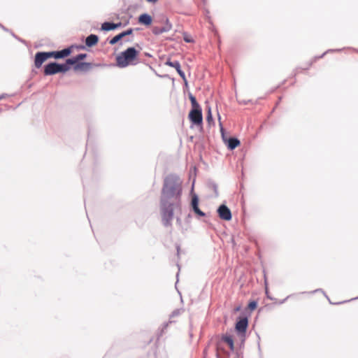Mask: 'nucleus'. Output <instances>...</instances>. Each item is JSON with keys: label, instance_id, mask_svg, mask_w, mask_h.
<instances>
[{"label": "nucleus", "instance_id": "1", "mask_svg": "<svg viewBox=\"0 0 358 358\" xmlns=\"http://www.w3.org/2000/svg\"><path fill=\"white\" fill-rule=\"evenodd\" d=\"M181 183L178 178L169 176L164 180L161 203L164 206L180 208Z\"/></svg>", "mask_w": 358, "mask_h": 358}, {"label": "nucleus", "instance_id": "2", "mask_svg": "<svg viewBox=\"0 0 358 358\" xmlns=\"http://www.w3.org/2000/svg\"><path fill=\"white\" fill-rule=\"evenodd\" d=\"M139 52L134 48H128L116 57L117 66L120 68H125L130 65H135L138 63Z\"/></svg>", "mask_w": 358, "mask_h": 358}, {"label": "nucleus", "instance_id": "3", "mask_svg": "<svg viewBox=\"0 0 358 358\" xmlns=\"http://www.w3.org/2000/svg\"><path fill=\"white\" fill-rule=\"evenodd\" d=\"M227 346L231 352L234 350V339L230 335H224L217 344V356L218 358H229V352L224 350Z\"/></svg>", "mask_w": 358, "mask_h": 358}, {"label": "nucleus", "instance_id": "4", "mask_svg": "<svg viewBox=\"0 0 358 358\" xmlns=\"http://www.w3.org/2000/svg\"><path fill=\"white\" fill-rule=\"evenodd\" d=\"M70 69V67L68 64H59L55 62H52L47 64L44 69L45 75H54L57 73H64L68 71Z\"/></svg>", "mask_w": 358, "mask_h": 358}, {"label": "nucleus", "instance_id": "5", "mask_svg": "<svg viewBox=\"0 0 358 358\" xmlns=\"http://www.w3.org/2000/svg\"><path fill=\"white\" fill-rule=\"evenodd\" d=\"M175 208H176L175 206L169 207V206H164L162 205V217L164 225L168 226L170 224L173 217V210Z\"/></svg>", "mask_w": 358, "mask_h": 358}, {"label": "nucleus", "instance_id": "6", "mask_svg": "<svg viewBox=\"0 0 358 358\" xmlns=\"http://www.w3.org/2000/svg\"><path fill=\"white\" fill-rule=\"evenodd\" d=\"M189 120L195 125H201L203 122L201 108L192 109L189 113Z\"/></svg>", "mask_w": 358, "mask_h": 358}, {"label": "nucleus", "instance_id": "7", "mask_svg": "<svg viewBox=\"0 0 358 358\" xmlns=\"http://www.w3.org/2000/svg\"><path fill=\"white\" fill-rule=\"evenodd\" d=\"M49 58H51V55L50 52H37L35 55V59H34V65L38 69L40 68L42 64Z\"/></svg>", "mask_w": 358, "mask_h": 358}, {"label": "nucleus", "instance_id": "8", "mask_svg": "<svg viewBox=\"0 0 358 358\" xmlns=\"http://www.w3.org/2000/svg\"><path fill=\"white\" fill-rule=\"evenodd\" d=\"M217 213L220 219L229 221L231 219V213L230 209L225 205H221L217 209Z\"/></svg>", "mask_w": 358, "mask_h": 358}, {"label": "nucleus", "instance_id": "9", "mask_svg": "<svg viewBox=\"0 0 358 358\" xmlns=\"http://www.w3.org/2000/svg\"><path fill=\"white\" fill-rule=\"evenodd\" d=\"M248 325V320L246 317L241 318L236 324V330L240 334H245Z\"/></svg>", "mask_w": 358, "mask_h": 358}, {"label": "nucleus", "instance_id": "10", "mask_svg": "<svg viewBox=\"0 0 358 358\" xmlns=\"http://www.w3.org/2000/svg\"><path fill=\"white\" fill-rule=\"evenodd\" d=\"M165 64L169 66L174 68L177 71V72L180 75V76L184 80H185V73L181 70L180 64L179 62H178V61L172 62L170 59H169L166 62Z\"/></svg>", "mask_w": 358, "mask_h": 358}, {"label": "nucleus", "instance_id": "11", "mask_svg": "<svg viewBox=\"0 0 358 358\" xmlns=\"http://www.w3.org/2000/svg\"><path fill=\"white\" fill-rule=\"evenodd\" d=\"M71 52V48H65L61 51H53L50 52L51 55V57H54L55 59L64 58L69 56Z\"/></svg>", "mask_w": 358, "mask_h": 358}, {"label": "nucleus", "instance_id": "12", "mask_svg": "<svg viewBox=\"0 0 358 358\" xmlns=\"http://www.w3.org/2000/svg\"><path fill=\"white\" fill-rule=\"evenodd\" d=\"M71 52V48H65L61 51H53L50 52L51 55V57H54L55 59L64 58L69 56Z\"/></svg>", "mask_w": 358, "mask_h": 358}, {"label": "nucleus", "instance_id": "13", "mask_svg": "<svg viewBox=\"0 0 358 358\" xmlns=\"http://www.w3.org/2000/svg\"><path fill=\"white\" fill-rule=\"evenodd\" d=\"M73 65V69L76 71H87L92 66V64L88 62H78L77 64H74Z\"/></svg>", "mask_w": 358, "mask_h": 358}, {"label": "nucleus", "instance_id": "14", "mask_svg": "<svg viewBox=\"0 0 358 358\" xmlns=\"http://www.w3.org/2000/svg\"><path fill=\"white\" fill-rule=\"evenodd\" d=\"M152 17L147 13L141 14L138 17V23H140L141 24H143L145 26H150L152 24Z\"/></svg>", "mask_w": 358, "mask_h": 358}, {"label": "nucleus", "instance_id": "15", "mask_svg": "<svg viewBox=\"0 0 358 358\" xmlns=\"http://www.w3.org/2000/svg\"><path fill=\"white\" fill-rule=\"evenodd\" d=\"M198 205H199V199H198L197 196L194 194L192 199V208H193L194 211L195 212V213H196L197 215H199L200 216H204L205 215L204 213H203L199 208Z\"/></svg>", "mask_w": 358, "mask_h": 358}, {"label": "nucleus", "instance_id": "16", "mask_svg": "<svg viewBox=\"0 0 358 358\" xmlns=\"http://www.w3.org/2000/svg\"><path fill=\"white\" fill-rule=\"evenodd\" d=\"M86 57H87V55L86 54H83V53L79 54V55H76L74 57H72V58H70V59H66V64H68V65H73L74 64H77L78 62H80V61L83 60Z\"/></svg>", "mask_w": 358, "mask_h": 358}, {"label": "nucleus", "instance_id": "17", "mask_svg": "<svg viewBox=\"0 0 358 358\" xmlns=\"http://www.w3.org/2000/svg\"><path fill=\"white\" fill-rule=\"evenodd\" d=\"M99 37L96 35L91 34L86 38L85 44L88 47H92L97 44Z\"/></svg>", "mask_w": 358, "mask_h": 358}, {"label": "nucleus", "instance_id": "18", "mask_svg": "<svg viewBox=\"0 0 358 358\" xmlns=\"http://www.w3.org/2000/svg\"><path fill=\"white\" fill-rule=\"evenodd\" d=\"M227 142V147L229 150H234L240 145V141L236 138H230L229 139H224Z\"/></svg>", "mask_w": 358, "mask_h": 358}, {"label": "nucleus", "instance_id": "19", "mask_svg": "<svg viewBox=\"0 0 358 358\" xmlns=\"http://www.w3.org/2000/svg\"><path fill=\"white\" fill-rule=\"evenodd\" d=\"M121 26V23H117V24H115V23H112V22H104L101 25V29L103 30V31H110V30H113Z\"/></svg>", "mask_w": 358, "mask_h": 358}, {"label": "nucleus", "instance_id": "20", "mask_svg": "<svg viewBox=\"0 0 358 358\" xmlns=\"http://www.w3.org/2000/svg\"><path fill=\"white\" fill-rule=\"evenodd\" d=\"M171 27H172L171 24L169 22V20L166 19V26L164 27H163L162 29H161L159 30V31L155 32V34H161V33H163V32H167V31H170L171 29Z\"/></svg>", "mask_w": 358, "mask_h": 358}, {"label": "nucleus", "instance_id": "21", "mask_svg": "<svg viewBox=\"0 0 358 358\" xmlns=\"http://www.w3.org/2000/svg\"><path fill=\"white\" fill-rule=\"evenodd\" d=\"M189 99L191 101V103H192V109L201 108L199 104L196 101V99L194 96H193L192 95H190Z\"/></svg>", "mask_w": 358, "mask_h": 358}, {"label": "nucleus", "instance_id": "22", "mask_svg": "<svg viewBox=\"0 0 358 358\" xmlns=\"http://www.w3.org/2000/svg\"><path fill=\"white\" fill-rule=\"evenodd\" d=\"M206 120L209 124H214L212 113H211V110L210 108L208 109Z\"/></svg>", "mask_w": 358, "mask_h": 358}, {"label": "nucleus", "instance_id": "23", "mask_svg": "<svg viewBox=\"0 0 358 358\" xmlns=\"http://www.w3.org/2000/svg\"><path fill=\"white\" fill-rule=\"evenodd\" d=\"M123 38L122 35L120 34H117V36H114L110 41V45H115L120 40H121Z\"/></svg>", "mask_w": 358, "mask_h": 358}, {"label": "nucleus", "instance_id": "24", "mask_svg": "<svg viewBox=\"0 0 358 358\" xmlns=\"http://www.w3.org/2000/svg\"><path fill=\"white\" fill-rule=\"evenodd\" d=\"M257 303L255 301H250L248 306V309H250V310H254L255 309L257 308Z\"/></svg>", "mask_w": 358, "mask_h": 358}, {"label": "nucleus", "instance_id": "25", "mask_svg": "<svg viewBox=\"0 0 358 358\" xmlns=\"http://www.w3.org/2000/svg\"><path fill=\"white\" fill-rule=\"evenodd\" d=\"M133 32V29H129L125 31H123L121 33V34L122 35L123 37L127 36V35H130Z\"/></svg>", "mask_w": 358, "mask_h": 358}, {"label": "nucleus", "instance_id": "26", "mask_svg": "<svg viewBox=\"0 0 358 358\" xmlns=\"http://www.w3.org/2000/svg\"><path fill=\"white\" fill-rule=\"evenodd\" d=\"M218 121H219V125H220V131L223 134V133H224V128H223V126H222V123L221 122V117H220V115L219 114H218Z\"/></svg>", "mask_w": 358, "mask_h": 358}, {"label": "nucleus", "instance_id": "27", "mask_svg": "<svg viewBox=\"0 0 358 358\" xmlns=\"http://www.w3.org/2000/svg\"><path fill=\"white\" fill-rule=\"evenodd\" d=\"M184 40H185L186 42H188V43L192 42V39H190L189 38H188L187 36H185V37H184Z\"/></svg>", "mask_w": 358, "mask_h": 358}, {"label": "nucleus", "instance_id": "28", "mask_svg": "<svg viewBox=\"0 0 358 358\" xmlns=\"http://www.w3.org/2000/svg\"><path fill=\"white\" fill-rule=\"evenodd\" d=\"M146 1L150 3H156L158 0H146Z\"/></svg>", "mask_w": 358, "mask_h": 358}, {"label": "nucleus", "instance_id": "29", "mask_svg": "<svg viewBox=\"0 0 358 358\" xmlns=\"http://www.w3.org/2000/svg\"><path fill=\"white\" fill-rule=\"evenodd\" d=\"M156 31H159L158 29H156V30L155 29L154 30V33L156 32Z\"/></svg>", "mask_w": 358, "mask_h": 358}, {"label": "nucleus", "instance_id": "30", "mask_svg": "<svg viewBox=\"0 0 358 358\" xmlns=\"http://www.w3.org/2000/svg\"><path fill=\"white\" fill-rule=\"evenodd\" d=\"M266 294L268 293L267 287H266Z\"/></svg>", "mask_w": 358, "mask_h": 358}, {"label": "nucleus", "instance_id": "31", "mask_svg": "<svg viewBox=\"0 0 358 358\" xmlns=\"http://www.w3.org/2000/svg\"><path fill=\"white\" fill-rule=\"evenodd\" d=\"M357 52H358V51H357Z\"/></svg>", "mask_w": 358, "mask_h": 358}]
</instances>
